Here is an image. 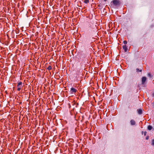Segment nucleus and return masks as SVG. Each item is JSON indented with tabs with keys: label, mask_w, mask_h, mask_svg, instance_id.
Returning <instances> with one entry per match:
<instances>
[{
	"label": "nucleus",
	"mask_w": 154,
	"mask_h": 154,
	"mask_svg": "<svg viewBox=\"0 0 154 154\" xmlns=\"http://www.w3.org/2000/svg\"><path fill=\"white\" fill-rule=\"evenodd\" d=\"M121 2L119 0H113L111 2V8H117L120 6Z\"/></svg>",
	"instance_id": "1"
},
{
	"label": "nucleus",
	"mask_w": 154,
	"mask_h": 154,
	"mask_svg": "<svg viewBox=\"0 0 154 154\" xmlns=\"http://www.w3.org/2000/svg\"><path fill=\"white\" fill-rule=\"evenodd\" d=\"M17 86V90L19 91H20L22 88L23 87L22 82H19L18 83Z\"/></svg>",
	"instance_id": "2"
},
{
	"label": "nucleus",
	"mask_w": 154,
	"mask_h": 154,
	"mask_svg": "<svg viewBox=\"0 0 154 154\" xmlns=\"http://www.w3.org/2000/svg\"><path fill=\"white\" fill-rule=\"evenodd\" d=\"M77 91H78L76 89L73 88H72L70 89V92L71 94H75V93L77 92Z\"/></svg>",
	"instance_id": "3"
},
{
	"label": "nucleus",
	"mask_w": 154,
	"mask_h": 154,
	"mask_svg": "<svg viewBox=\"0 0 154 154\" xmlns=\"http://www.w3.org/2000/svg\"><path fill=\"white\" fill-rule=\"evenodd\" d=\"M88 30L92 32H95L96 30V26H93V27H91V28H89Z\"/></svg>",
	"instance_id": "4"
},
{
	"label": "nucleus",
	"mask_w": 154,
	"mask_h": 154,
	"mask_svg": "<svg viewBox=\"0 0 154 154\" xmlns=\"http://www.w3.org/2000/svg\"><path fill=\"white\" fill-rule=\"evenodd\" d=\"M146 80V78L145 76H143L142 78V84H144Z\"/></svg>",
	"instance_id": "5"
},
{
	"label": "nucleus",
	"mask_w": 154,
	"mask_h": 154,
	"mask_svg": "<svg viewBox=\"0 0 154 154\" xmlns=\"http://www.w3.org/2000/svg\"><path fill=\"white\" fill-rule=\"evenodd\" d=\"M124 50L126 52L127 51L128 48L126 45H124L122 46Z\"/></svg>",
	"instance_id": "6"
},
{
	"label": "nucleus",
	"mask_w": 154,
	"mask_h": 154,
	"mask_svg": "<svg viewBox=\"0 0 154 154\" xmlns=\"http://www.w3.org/2000/svg\"><path fill=\"white\" fill-rule=\"evenodd\" d=\"M130 123L131 125H134L136 124L135 121L134 120H131L130 121Z\"/></svg>",
	"instance_id": "7"
},
{
	"label": "nucleus",
	"mask_w": 154,
	"mask_h": 154,
	"mask_svg": "<svg viewBox=\"0 0 154 154\" xmlns=\"http://www.w3.org/2000/svg\"><path fill=\"white\" fill-rule=\"evenodd\" d=\"M137 111L139 114H141L142 113V110L141 109H137Z\"/></svg>",
	"instance_id": "8"
},
{
	"label": "nucleus",
	"mask_w": 154,
	"mask_h": 154,
	"mask_svg": "<svg viewBox=\"0 0 154 154\" xmlns=\"http://www.w3.org/2000/svg\"><path fill=\"white\" fill-rule=\"evenodd\" d=\"M94 26L93 25V23H89L88 25V28H91V27H93V26Z\"/></svg>",
	"instance_id": "9"
},
{
	"label": "nucleus",
	"mask_w": 154,
	"mask_h": 154,
	"mask_svg": "<svg viewBox=\"0 0 154 154\" xmlns=\"http://www.w3.org/2000/svg\"><path fill=\"white\" fill-rule=\"evenodd\" d=\"M97 6L100 9H102V5L101 4L98 5Z\"/></svg>",
	"instance_id": "10"
},
{
	"label": "nucleus",
	"mask_w": 154,
	"mask_h": 154,
	"mask_svg": "<svg viewBox=\"0 0 154 154\" xmlns=\"http://www.w3.org/2000/svg\"><path fill=\"white\" fill-rule=\"evenodd\" d=\"M147 128L150 131L152 130V127L150 125H149L148 126Z\"/></svg>",
	"instance_id": "11"
},
{
	"label": "nucleus",
	"mask_w": 154,
	"mask_h": 154,
	"mask_svg": "<svg viewBox=\"0 0 154 154\" xmlns=\"http://www.w3.org/2000/svg\"><path fill=\"white\" fill-rule=\"evenodd\" d=\"M151 145L152 146H154V139H152L151 140Z\"/></svg>",
	"instance_id": "12"
},
{
	"label": "nucleus",
	"mask_w": 154,
	"mask_h": 154,
	"mask_svg": "<svg viewBox=\"0 0 154 154\" xmlns=\"http://www.w3.org/2000/svg\"><path fill=\"white\" fill-rule=\"evenodd\" d=\"M52 67L51 66H49L48 67H47V69H48L49 70H50L52 69Z\"/></svg>",
	"instance_id": "13"
},
{
	"label": "nucleus",
	"mask_w": 154,
	"mask_h": 154,
	"mask_svg": "<svg viewBox=\"0 0 154 154\" xmlns=\"http://www.w3.org/2000/svg\"><path fill=\"white\" fill-rule=\"evenodd\" d=\"M89 2V0H84V2L85 4H88Z\"/></svg>",
	"instance_id": "14"
},
{
	"label": "nucleus",
	"mask_w": 154,
	"mask_h": 154,
	"mask_svg": "<svg viewBox=\"0 0 154 154\" xmlns=\"http://www.w3.org/2000/svg\"><path fill=\"white\" fill-rule=\"evenodd\" d=\"M137 72H142V69L140 70L138 68H137L136 69Z\"/></svg>",
	"instance_id": "15"
},
{
	"label": "nucleus",
	"mask_w": 154,
	"mask_h": 154,
	"mask_svg": "<svg viewBox=\"0 0 154 154\" xmlns=\"http://www.w3.org/2000/svg\"><path fill=\"white\" fill-rule=\"evenodd\" d=\"M123 43H124L126 45V44H127V41H126L125 40V41H123Z\"/></svg>",
	"instance_id": "16"
},
{
	"label": "nucleus",
	"mask_w": 154,
	"mask_h": 154,
	"mask_svg": "<svg viewBox=\"0 0 154 154\" xmlns=\"http://www.w3.org/2000/svg\"><path fill=\"white\" fill-rule=\"evenodd\" d=\"M149 138V136H147L146 137V140H148Z\"/></svg>",
	"instance_id": "17"
},
{
	"label": "nucleus",
	"mask_w": 154,
	"mask_h": 154,
	"mask_svg": "<svg viewBox=\"0 0 154 154\" xmlns=\"http://www.w3.org/2000/svg\"><path fill=\"white\" fill-rule=\"evenodd\" d=\"M146 133L147 132L146 131H145L144 132V135L146 136Z\"/></svg>",
	"instance_id": "18"
},
{
	"label": "nucleus",
	"mask_w": 154,
	"mask_h": 154,
	"mask_svg": "<svg viewBox=\"0 0 154 154\" xmlns=\"http://www.w3.org/2000/svg\"><path fill=\"white\" fill-rule=\"evenodd\" d=\"M75 101H73L72 102V105H74V104H75Z\"/></svg>",
	"instance_id": "19"
},
{
	"label": "nucleus",
	"mask_w": 154,
	"mask_h": 154,
	"mask_svg": "<svg viewBox=\"0 0 154 154\" xmlns=\"http://www.w3.org/2000/svg\"><path fill=\"white\" fill-rule=\"evenodd\" d=\"M68 105H69V107L70 108L71 107V106H70V103H69L68 104Z\"/></svg>",
	"instance_id": "20"
},
{
	"label": "nucleus",
	"mask_w": 154,
	"mask_h": 154,
	"mask_svg": "<svg viewBox=\"0 0 154 154\" xmlns=\"http://www.w3.org/2000/svg\"><path fill=\"white\" fill-rule=\"evenodd\" d=\"M148 75L149 76H150L151 75V74H150V73H148Z\"/></svg>",
	"instance_id": "21"
},
{
	"label": "nucleus",
	"mask_w": 154,
	"mask_h": 154,
	"mask_svg": "<svg viewBox=\"0 0 154 154\" xmlns=\"http://www.w3.org/2000/svg\"><path fill=\"white\" fill-rule=\"evenodd\" d=\"M105 2H106L107 0H103Z\"/></svg>",
	"instance_id": "22"
},
{
	"label": "nucleus",
	"mask_w": 154,
	"mask_h": 154,
	"mask_svg": "<svg viewBox=\"0 0 154 154\" xmlns=\"http://www.w3.org/2000/svg\"><path fill=\"white\" fill-rule=\"evenodd\" d=\"M153 95L154 96V93L153 94Z\"/></svg>",
	"instance_id": "23"
},
{
	"label": "nucleus",
	"mask_w": 154,
	"mask_h": 154,
	"mask_svg": "<svg viewBox=\"0 0 154 154\" xmlns=\"http://www.w3.org/2000/svg\"><path fill=\"white\" fill-rule=\"evenodd\" d=\"M85 55L84 56V57H85Z\"/></svg>",
	"instance_id": "24"
}]
</instances>
